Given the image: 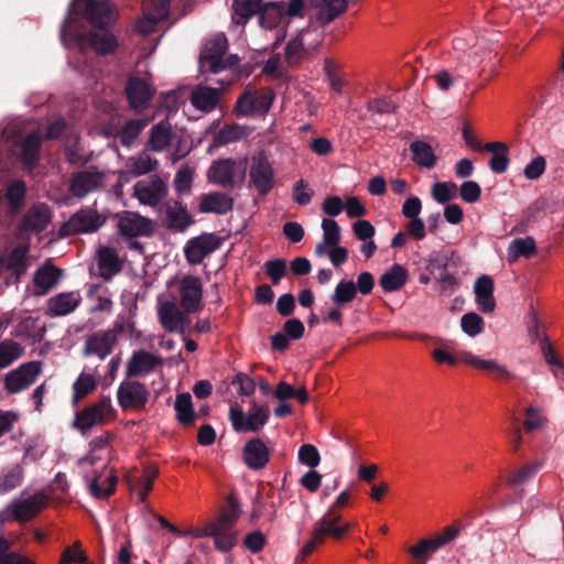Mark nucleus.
Segmentation results:
<instances>
[{
  "mask_svg": "<svg viewBox=\"0 0 564 564\" xmlns=\"http://www.w3.org/2000/svg\"><path fill=\"white\" fill-rule=\"evenodd\" d=\"M536 254V245L532 237L517 238L508 248L509 260H517L520 257L527 259L532 258Z\"/></svg>",
  "mask_w": 564,
  "mask_h": 564,
  "instance_id": "obj_46",
  "label": "nucleus"
},
{
  "mask_svg": "<svg viewBox=\"0 0 564 564\" xmlns=\"http://www.w3.org/2000/svg\"><path fill=\"white\" fill-rule=\"evenodd\" d=\"M242 451L243 462L252 470L262 469L269 462V449L260 438L248 441Z\"/></svg>",
  "mask_w": 564,
  "mask_h": 564,
  "instance_id": "obj_29",
  "label": "nucleus"
},
{
  "mask_svg": "<svg viewBox=\"0 0 564 564\" xmlns=\"http://www.w3.org/2000/svg\"><path fill=\"white\" fill-rule=\"evenodd\" d=\"M86 553L80 549V542L77 541L73 546H66L61 555L59 564H93L86 563Z\"/></svg>",
  "mask_w": 564,
  "mask_h": 564,
  "instance_id": "obj_60",
  "label": "nucleus"
},
{
  "mask_svg": "<svg viewBox=\"0 0 564 564\" xmlns=\"http://www.w3.org/2000/svg\"><path fill=\"white\" fill-rule=\"evenodd\" d=\"M495 283L490 275L479 276L474 284V293L478 310L485 314H490L496 308L494 296Z\"/></svg>",
  "mask_w": 564,
  "mask_h": 564,
  "instance_id": "obj_27",
  "label": "nucleus"
},
{
  "mask_svg": "<svg viewBox=\"0 0 564 564\" xmlns=\"http://www.w3.org/2000/svg\"><path fill=\"white\" fill-rule=\"evenodd\" d=\"M133 189L140 203L149 206H156L167 196V186L158 176L152 178L151 182H138Z\"/></svg>",
  "mask_w": 564,
  "mask_h": 564,
  "instance_id": "obj_23",
  "label": "nucleus"
},
{
  "mask_svg": "<svg viewBox=\"0 0 564 564\" xmlns=\"http://www.w3.org/2000/svg\"><path fill=\"white\" fill-rule=\"evenodd\" d=\"M150 391L147 386L138 380H123L117 390V399L120 408L127 410H143L149 401Z\"/></svg>",
  "mask_w": 564,
  "mask_h": 564,
  "instance_id": "obj_12",
  "label": "nucleus"
},
{
  "mask_svg": "<svg viewBox=\"0 0 564 564\" xmlns=\"http://www.w3.org/2000/svg\"><path fill=\"white\" fill-rule=\"evenodd\" d=\"M174 409L176 411V419L182 425H194L197 414L194 411L192 395L188 392L178 393L176 395Z\"/></svg>",
  "mask_w": 564,
  "mask_h": 564,
  "instance_id": "obj_43",
  "label": "nucleus"
},
{
  "mask_svg": "<svg viewBox=\"0 0 564 564\" xmlns=\"http://www.w3.org/2000/svg\"><path fill=\"white\" fill-rule=\"evenodd\" d=\"M234 198L223 192L203 194L198 209L204 214L226 215L234 209Z\"/></svg>",
  "mask_w": 564,
  "mask_h": 564,
  "instance_id": "obj_28",
  "label": "nucleus"
},
{
  "mask_svg": "<svg viewBox=\"0 0 564 564\" xmlns=\"http://www.w3.org/2000/svg\"><path fill=\"white\" fill-rule=\"evenodd\" d=\"M367 109L378 115L394 113L398 109V105L390 97H381L369 100Z\"/></svg>",
  "mask_w": 564,
  "mask_h": 564,
  "instance_id": "obj_63",
  "label": "nucleus"
},
{
  "mask_svg": "<svg viewBox=\"0 0 564 564\" xmlns=\"http://www.w3.org/2000/svg\"><path fill=\"white\" fill-rule=\"evenodd\" d=\"M541 468L539 462H533L523 465L517 471H514L508 479L507 482L510 486H519L531 479Z\"/></svg>",
  "mask_w": 564,
  "mask_h": 564,
  "instance_id": "obj_57",
  "label": "nucleus"
},
{
  "mask_svg": "<svg viewBox=\"0 0 564 564\" xmlns=\"http://www.w3.org/2000/svg\"><path fill=\"white\" fill-rule=\"evenodd\" d=\"M159 475V469L154 465H148L144 467L142 476L138 479L139 498L141 502L147 500L148 495L153 489V482Z\"/></svg>",
  "mask_w": 564,
  "mask_h": 564,
  "instance_id": "obj_53",
  "label": "nucleus"
},
{
  "mask_svg": "<svg viewBox=\"0 0 564 564\" xmlns=\"http://www.w3.org/2000/svg\"><path fill=\"white\" fill-rule=\"evenodd\" d=\"M350 528V523L343 522L341 516L337 511H334V508H329L326 513L314 523L312 538L304 544L296 560L304 561L318 545L324 543L326 538H332L336 541L340 540L349 532Z\"/></svg>",
  "mask_w": 564,
  "mask_h": 564,
  "instance_id": "obj_3",
  "label": "nucleus"
},
{
  "mask_svg": "<svg viewBox=\"0 0 564 564\" xmlns=\"http://www.w3.org/2000/svg\"><path fill=\"white\" fill-rule=\"evenodd\" d=\"M228 50V40L225 34H216L206 41L204 48L199 54V63L207 66L209 72L218 74L226 69L223 64V57Z\"/></svg>",
  "mask_w": 564,
  "mask_h": 564,
  "instance_id": "obj_14",
  "label": "nucleus"
},
{
  "mask_svg": "<svg viewBox=\"0 0 564 564\" xmlns=\"http://www.w3.org/2000/svg\"><path fill=\"white\" fill-rule=\"evenodd\" d=\"M274 94L271 88L260 90H245L237 99L235 111L237 116L250 117L264 115L271 108Z\"/></svg>",
  "mask_w": 564,
  "mask_h": 564,
  "instance_id": "obj_8",
  "label": "nucleus"
},
{
  "mask_svg": "<svg viewBox=\"0 0 564 564\" xmlns=\"http://www.w3.org/2000/svg\"><path fill=\"white\" fill-rule=\"evenodd\" d=\"M460 361L465 362L468 366L480 369L482 371L494 373L498 378H512V373L507 369L506 366L498 364L496 360L481 359L480 357L474 355L470 351H462Z\"/></svg>",
  "mask_w": 564,
  "mask_h": 564,
  "instance_id": "obj_33",
  "label": "nucleus"
},
{
  "mask_svg": "<svg viewBox=\"0 0 564 564\" xmlns=\"http://www.w3.org/2000/svg\"><path fill=\"white\" fill-rule=\"evenodd\" d=\"M126 96L131 108L143 110L149 106L153 90L144 79L130 77L126 85Z\"/></svg>",
  "mask_w": 564,
  "mask_h": 564,
  "instance_id": "obj_22",
  "label": "nucleus"
},
{
  "mask_svg": "<svg viewBox=\"0 0 564 564\" xmlns=\"http://www.w3.org/2000/svg\"><path fill=\"white\" fill-rule=\"evenodd\" d=\"M456 189L454 183L437 182L432 186V196L437 203L445 204L456 195Z\"/></svg>",
  "mask_w": 564,
  "mask_h": 564,
  "instance_id": "obj_62",
  "label": "nucleus"
},
{
  "mask_svg": "<svg viewBox=\"0 0 564 564\" xmlns=\"http://www.w3.org/2000/svg\"><path fill=\"white\" fill-rule=\"evenodd\" d=\"M237 162L234 159H219L212 163L207 172V178L210 183L224 188H235Z\"/></svg>",
  "mask_w": 564,
  "mask_h": 564,
  "instance_id": "obj_21",
  "label": "nucleus"
},
{
  "mask_svg": "<svg viewBox=\"0 0 564 564\" xmlns=\"http://www.w3.org/2000/svg\"><path fill=\"white\" fill-rule=\"evenodd\" d=\"M172 139L171 123L167 120H161L151 128L145 148L153 152H162L170 147Z\"/></svg>",
  "mask_w": 564,
  "mask_h": 564,
  "instance_id": "obj_31",
  "label": "nucleus"
},
{
  "mask_svg": "<svg viewBox=\"0 0 564 564\" xmlns=\"http://www.w3.org/2000/svg\"><path fill=\"white\" fill-rule=\"evenodd\" d=\"M28 187L22 180H10L0 195V221L11 225L24 209Z\"/></svg>",
  "mask_w": 564,
  "mask_h": 564,
  "instance_id": "obj_4",
  "label": "nucleus"
},
{
  "mask_svg": "<svg viewBox=\"0 0 564 564\" xmlns=\"http://www.w3.org/2000/svg\"><path fill=\"white\" fill-rule=\"evenodd\" d=\"M118 228L122 236L129 238L148 237L154 231L151 219L129 210L118 215Z\"/></svg>",
  "mask_w": 564,
  "mask_h": 564,
  "instance_id": "obj_18",
  "label": "nucleus"
},
{
  "mask_svg": "<svg viewBox=\"0 0 564 564\" xmlns=\"http://www.w3.org/2000/svg\"><path fill=\"white\" fill-rule=\"evenodd\" d=\"M223 239L214 232L202 234L189 239L184 253L189 264H199L206 257L220 248Z\"/></svg>",
  "mask_w": 564,
  "mask_h": 564,
  "instance_id": "obj_13",
  "label": "nucleus"
},
{
  "mask_svg": "<svg viewBox=\"0 0 564 564\" xmlns=\"http://www.w3.org/2000/svg\"><path fill=\"white\" fill-rule=\"evenodd\" d=\"M159 319L165 330L173 333L183 327L186 316L174 302L166 301L159 308Z\"/></svg>",
  "mask_w": 564,
  "mask_h": 564,
  "instance_id": "obj_35",
  "label": "nucleus"
},
{
  "mask_svg": "<svg viewBox=\"0 0 564 564\" xmlns=\"http://www.w3.org/2000/svg\"><path fill=\"white\" fill-rule=\"evenodd\" d=\"M148 123L149 120L143 118L128 120L118 133L121 145L131 148Z\"/></svg>",
  "mask_w": 564,
  "mask_h": 564,
  "instance_id": "obj_44",
  "label": "nucleus"
},
{
  "mask_svg": "<svg viewBox=\"0 0 564 564\" xmlns=\"http://www.w3.org/2000/svg\"><path fill=\"white\" fill-rule=\"evenodd\" d=\"M232 21L238 25H245L254 14L262 13L261 0H234Z\"/></svg>",
  "mask_w": 564,
  "mask_h": 564,
  "instance_id": "obj_40",
  "label": "nucleus"
},
{
  "mask_svg": "<svg viewBox=\"0 0 564 564\" xmlns=\"http://www.w3.org/2000/svg\"><path fill=\"white\" fill-rule=\"evenodd\" d=\"M192 105L202 111H212L218 104V89L212 87H198L191 94Z\"/></svg>",
  "mask_w": 564,
  "mask_h": 564,
  "instance_id": "obj_42",
  "label": "nucleus"
},
{
  "mask_svg": "<svg viewBox=\"0 0 564 564\" xmlns=\"http://www.w3.org/2000/svg\"><path fill=\"white\" fill-rule=\"evenodd\" d=\"M24 477V469L15 464L0 474V495H4L19 487Z\"/></svg>",
  "mask_w": 564,
  "mask_h": 564,
  "instance_id": "obj_47",
  "label": "nucleus"
},
{
  "mask_svg": "<svg viewBox=\"0 0 564 564\" xmlns=\"http://www.w3.org/2000/svg\"><path fill=\"white\" fill-rule=\"evenodd\" d=\"M85 17L87 21L100 30L111 22V10L107 0H86Z\"/></svg>",
  "mask_w": 564,
  "mask_h": 564,
  "instance_id": "obj_30",
  "label": "nucleus"
},
{
  "mask_svg": "<svg viewBox=\"0 0 564 564\" xmlns=\"http://www.w3.org/2000/svg\"><path fill=\"white\" fill-rule=\"evenodd\" d=\"M159 162L145 152H141L128 160V166L135 176L148 174L156 170Z\"/></svg>",
  "mask_w": 564,
  "mask_h": 564,
  "instance_id": "obj_49",
  "label": "nucleus"
},
{
  "mask_svg": "<svg viewBox=\"0 0 564 564\" xmlns=\"http://www.w3.org/2000/svg\"><path fill=\"white\" fill-rule=\"evenodd\" d=\"M203 284L198 276L185 275L180 281L181 306L186 313H196L202 308Z\"/></svg>",
  "mask_w": 564,
  "mask_h": 564,
  "instance_id": "obj_17",
  "label": "nucleus"
},
{
  "mask_svg": "<svg viewBox=\"0 0 564 564\" xmlns=\"http://www.w3.org/2000/svg\"><path fill=\"white\" fill-rule=\"evenodd\" d=\"M194 220L185 205L180 200H170L164 205L163 225L173 231H184Z\"/></svg>",
  "mask_w": 564,
  "mask_h": 564,
  "instance_id": "obj_24",
  "label": "nucleus"
},
{
  "mask_svg": "<svg viewBox=\"0 0 564 564\" xmlns=\"http://www.w3.org/2000/svg\"><path fill=\"white\" fill-rule=\"evenodd\" d=\"M265 274L271 279L273 284H279L288 272L286 261L284 259L268 260L263 264Z\"/></svg>",
  "mask_w": 564,
  "mask_h": 564,
  "instance_id": "obj_59",
  "label": "nucleus"
},
{
  "mask_svg": "<svg viewBox=\"0 0 564 564\" xmlns=\"http://www.w3.org/2000/svg\"><path fill=\"white\" fill-rule=\"evenodd\" d=\"M304 0H289V3H270L268 4L260 15V24L263 28H274L279 19L283 15L288 17H302L304 11Z\"/></svg>",
  "mask_w": 564,
  "mask_h": 564,
  "instance_id": "obj_16",
  "label": "nucleus"
},
{
  "mask_svg": "<svg viewBox=\"0 0 564 564\" xmlns=\"http://www.w3.org/2000/svg\"><path fill=\"white\" fill-rule=\"evenodd\" d=\"M410 151L411 159L416 165L425 169L435 166L437 158L427 142L415 140L410 144Z\"/></svg>",
  "mask_w": 564,
  "mask_h": 564,
  "instance_id": "obj_39",
  "label": "nucleus"
},
{
  "mask_svg": "<svg viewBox=\"0 0 564 564\" xmlns=\"http://www.w3.org/2000/svg\"><path fill=\"white\" fill-rule=\"evenodd\" d=\"M112 409L109 397H101L95 403L85 406L75 413L73 427L85 435L95 425L105 423L107 413Z\"/></svg>",
  "mask_w": 564,
  "mask_h": 564,
  "instance_id": "obj_10",
  "label": "nucleus"
},
{
  "mask_svg": "<svg viewBox=\"0 0 564 564\" xmlns=\"http://www.w3.org/2000/svg\"><path fill=\"white\" fill-rule=\"evenodd\" d=\"M79 40L88 44L99 55L113 53L118 47L116 36L108 32L89 31Z\"/></svg>",
  "mask_w": 564,
  "mask_h": 564,
  "instance_id": "obj_32",
  "label": "nucleus"
},
{
  "mask_svg": "<svg viewBox=\"0 0 564 564\" xmlns=\"http://www.w3.org/2000/svg\"><path fill=\"white\" fill-rule=\"evenodd\" d=\"M310 31L303 30L297 37L288 42L285 47V58L290 65H295L301 61L304 50V37Z\"/></svg>",
  "mask_w": 564,
  "mask_h": 564,
  "instance_id": "obj_55",
  "label": "nucleus"
},
{
  "mask_svg": "<svg viewBox=\"0 0 564 564\" xmlns=\"http://www.w3.org/2000/svg\"><path fill=\"white\" fill-rule=\"evenodd\" d=\"M144 14L148 20L159 22L169 15L170 0H143Z\"/></svg>",
  "mask_w": 564,
  "mask_h": 564,
  "instance_id": "obj_52",
  "label": "nucleus"
},
{
  "mask_svg": "<svg viewBox=\"0 0 564 564\" xmlns=\"http://www.w3.org/2000/svg\"><path fill=\"white\" fill-rule=\"evenodd\" d=\"M52 220V212L45 203H35L23 214L17 226L15 234L23 238L29 234H40Z\"/></svg>",
  "mask_w": 564,
  "mask_h": 564,
  "instance_id": "obj_11",
  "label": "nucleus"
},
{
  "mask_svg": "<svg viewBox=\"0 0 564 564\" xmlns=\"http://www.w3.org/2000/svg\"><path fill=\"white\" fill-rule=\"evenodd\" d=\"M269 415L270 410L268 405H258L254 402L248 415H246L242 408L238 405L231 406L229 411L232 429L238 433L258 432L267 424Z\"/></svg>",
  "mask_w": 564,
  "mask_h": 564,
  "instance_id": "obj_6",
  "label": "nucleus"
},
{
  "mask_svg": "<svg viewBox=\"0 0 564 564\" xmlns=\"http://www.w3.org/2000/svg\"><path fill=\"white\" fill-rule=\"evenodd\" d=\"M104 225V219L96 209L90 207L80 208L69 219L62 224L58 234L61 237H68L78 234L97 231Z\"/></svg>",
  "mask_w": 564,
  "mask_h": 564,
  "instance_id": "obj_9",
  "label": "nucleus"
},
{
  "mask_svg": "<svg viewBox=\"0 0 564 564\" xmlns=\"http://www.w3.org/2000/svg\"><path fill=\"white\" fill-rule=\"evenodd\" d=\"M96 260L99 274L105 281H110L121 272L123 267V261L120 259L118 251L109 246H101L97 250Z\"/></svg>",
  "mask_w": 564,
  "mask_h": 564,
  "instance_id": "obj_26",
  "label": "nucleus"
},
{
  "mask_svg": "<svg viewBox=\"0 0 564 564\" xmlns=\"http://www.w3.org/2000/svg\"><path fill=\"white\" fill-rule=\"evenodd\" d=\"M357 296V286L351 280H341L335 288L330 299L337 306H345Z\"/></svg>",
  "mask_w": 564,
  "mask_h": 564,
  "instance_id": "obj_48",
  "label": "nucleus"
},
{
  "mask_svg": "<svg viewBox=\"0 0 564 564\" xmlns=\"http://www.w3.org/2000/svg\"><path fill=\"white\" fill-rule=\"evenodd\" d=\"M48 498L43 491H37L26 498L13 500L2 512L3 519L28 522L34 519L47 505Z\"/></svg>",
  "mask_w": 564,
  "mask_h": 564,
  "instance_id": "obj_7",
  "label": "nucleus"
},
{
  "mask_svg": "<svg viewBox=\"0 0 564 564\" xmlns=\"http://www.w3.org/2000/svg\"><path fill=\"white\" fill-rule=\"evenodd\" d=\"M312 2L319 8L316 18L322 25L334 21L344 13L348 7L346 0H312Z\"/></svg>",
  "mask_w": 564,
  "mask_h": 564,
  "instance_id": "obj_37",
  "label": "nucleus"
},
{
  "mask_svg": "<svg viewBox=\"0 0 564 564\" xmlns=\"http://www.w3.org/2000/svg\"><path fill=\"white\" fill-rule=\"evenodd\" d=\"M28 251V247L19 245L7 256L6 269L11 272L17 280H19L29 268Z\"/></svg>",
  "mask_w": 564,
  "mask_h": 564,
  "instance_id": "obj_38",
  "label": "nucleus"
},
{
  "mask_svg": "<svg viewBox=\"0 0 564 564\" xmlns=\"http://www.w3.org/2000/svg\"><path fill=\"white\" fill-rule=\"evenodd\" d=\"M0 564H33L28 557L10 551L9 541L0 535Z\"/></svg>",
  "mask_w": 564,
  "mask_h": 564,
  "instance_id": "obj_58",
  "label": "nucleus"
},
{
  "mask_svg": "<svg viewBox=\"0 0 564 564\" xmlns=\"http://www.w3.org/2000/svg\"><path fill=\"white\" fill-rule=\"evenodd\" d=\"M485 322L480 315L470 312L466 313L460 318V327L465 334L475 337L484 332Z\"/></svg>",
  "mask_w": 564,
  "mask_h": 564,
  "instance_id": "obj_56",
  "label": "nucleus"
},
{
  "mask_svg": "<svg viewBox=\"0 0 564 564\" xmlns=\"http://www.w3.org/2000/svg\"><path fill=\"white\" fill-rule=\"evenodd\" d=\"M117 344V336L111 330H98L87 337L85 355H95L100 359L109 356Z\"/></svg>",
  "mask_w": 564,
  "mask_h": 564,
  "instance_id": "obj_25",
  "label": "nucleus"
},
{
  "mask_svg": "<svg viewBox=\"0 0 564 564\" xmlns=\"http://www.w3.org/2000/svg\"><path fill=\"white\" fill-rule=\"evenodd\" d=\"M24 352L21 344L6 339L0 343V370L10 366L13 361L18 360Z\"/></svg>",
  "mask_w": 564,
  "mask_h": 564,
  "instance_id": "obj_50",
  "label": "nucleus"
},
{
  "mask_svg": "<svg viewBox=\"0 0 564 564\" xmlns=\"http://www.w3.org/2000/svg\"><path fill=\"white\" fill-rule=\"evenodd\" d=\"M104 174L95 167L79 171L72 174L69 182V192L77 198H84L91 192L102 186Z\"/></svg>",
  "mask_w": 564,
  "mask_h": 564,
  "instance_id": "obj_19",
  "label": "nucleus"
},
{
  "mask_svg": "<svg viewBox=\"0 0 564 564\" xmlns=\"http://www.w3.org/2000/svg\"><path fill=\"white\" fill-rule=\"evenodd\" d=\"M243 128L240 126H225L214 135V145L224 147L236 142L243 137Z\"/></svg>",
  "mask_w": 564,
  "mask_h": 564,
  "instance_id": "obj_54",
  "label": "nucleus"
},
{
  "mask_svg": "<svg viewBox=\"0 0 564 564\" xmlns=\"http://www.w3.org/2000/svg\"><path fill=\"white\" fill-rule=\"evenodd\" d=\"M163 360L161 357L155 356L147 350L140 349L133 351L132 356L127 362L126 377L134 378L142 377L153 372L158 367L162 366Z\"/></svg>",
  "mask_w": 564,
  "mask_h": 564,
  "instance_id": "obj_20",
  "label": "nucleus"
},
{
  "mask_svg": "<svg viewBox=\"0 0 564 564\" xmlns=\"http://www.w3.org/2000/svg\"><path fill=\"white\" fill-rule=\"evenodd\" d=\"M63 271L52 264L50 261L40 267L33 276L34 285L41 291L37 294H45L54 288L61 279Z\"/></svg>",
  "mask_w": 564,
  "mask_h": 564,
  "instance_id": "obj_36",
  "label": "nucleus"
},
{
  "mask_svg": "<svg viewBox=\"0 0 564 564\" xmlns=\"http://www.w3.org/2000/svg\"><path fill=\"white\" fill-rule=\"evenodd\" d=\"M80 303L78 293H59L47 301V314L50 316H64L76 310Z\"/></svg>",
  "mask_w": 564,
  "mask_h": 564,
  "instance_id": "obj_34",
  "label": "nucleus"
},
{
  "mask_svg": "<svg viewBox=\"0 0 564 564\" xmlns=\"http://www.w3.org/2000/svg\"><path fill=\"white\" fill-rule=\"evenodd\" d=\"M41 372L37 361L21 365L6 376L4 388L10 393H18L33 384Z\"/></svg>",
  "mask_w": 564,
  "mask_h": 564,
  "instance_id": "obj_15",
  "label": "nucleus"
},
{
  "mask_svg": "<svg viewBox=\"0 0 564 564\" xmlns=\"http://www.w3.org/2000/svg\"><path fill=\"white\" fill-rule=\"evenodd\" d=\"M42 142V135L32 131L26 134L7 135L3 147L10 164L18 163L23 171L32 172L39 165Z\"/></svg>",
  "mask_w": 564,
  "mask_h": 564,
  "instance_id": "obj_2",
  "label": "nucleus"
},
{
  "mask_svg": "<svg viewBox=\"0 0 564 564\" xmlns=\"http://www.w3.org/2000/svg\"><path fill=\"white\" fill-rule=\"evenodd\" d=\"M227 508L224 509L215 521L209 522L204 529L191 532L196 538L210 536L215 547L220 552H229L238 543V531L235 529L241 514L239 501L232 496L227 498Z\"/></svg>",
  "mask_w": 564,
  "mask_h": 564,
  "instance_id": "obj_1",
  "label": "nucleus"
},
{
  "mask_svg": "<svg viewBox=\"0 0 564 564\" xmlns=\"http://www.w3.org/2000/svg\"><path fill=\"white\" fill-rule=\"evenodd\" d=\"M308 188V183L301 178L296 181L292 188V198L300 206H306L311 203L314 192Z\"/></svg>",
  "mask_w": 564,
  "mask_h": 564,
  "instance_id": "obj_64",
  "label": "nucleus"
},
{
  "mask_svg": "<svg viewBox=\"0 0 564 564\" xmlns=\"http://www.w3.org/2000/svg\"><path fill=\"white\" fill-rule=\"evenodd\" d=\"M408 281V271L401 264H393L390 270L384 272L379 280V284L387 293L400 290Z\"/></svg>",
  "mask_w": 564,
  "mask_h": 564,
  "instance_id": "obj_41",
  "label": "nucleus"
},
{
  "mask_svg": "<svg viewBox=\"0 0 564 564\" xmlns=\"http://www.w3.org/2000/svg\"><path fill=\"white\" fill-rule=\"evenodd\" d=\"M97 388V381L93 375L82 372L73 383L72 404L76 406Z\"/></svg>",
  "mask_w": 564,
  "mask_h": 564,
  "instance_id": "obj_45",
  "label": "nucleus"
},
{
  "mask_svg": "<svg viewBox=\"0 0 564 564\" xmlns=\"http://www.w3.org/2000/svg\"><path fill=\"white\" fill-rule=\"evenodd\" d=\"M441 546L436 543L435 539H423L417 544L409 547L411 556L420 562L426 564L427 560L438 550Z\"/></svg>",
  "mask_w": 564,
  "mask_h": 564,
  "instance_id": "obj_51",
  "label": "nucleus"
},
{
  "mask_svg": "<svg viewBox=\"0 0 564 564\" xmlns=\"http://www.w3.org/2000/svg\"><path fill=\"white\" fill-rule=\"evenodd\" d=\"M322 229L325 245H333L336 247L341 238L340 227L337 221L332 218H324L322 220Z\"/></svg>",
  "mask_w": 564,
  "mask_h": 564,
  "instance_id": "obj_61",
  "label": "nucleus"
},
{
  "mask_svg": "<svg viewBox=\"0 0 564 564\" xmlns=\"http://www.w3.org/2000/svg\"><path fill=\"white\" fill-rule=\"evenodd\" d=\"M275 185V172L263 151L251 158L249 167V187L254 188L260 197H265Z\"/></svg>",
  "mask_w": 564,
  "mask_h": 564,
  "instance_id": "obj_5",
  "label": "nucleus"
}]
</instances>
